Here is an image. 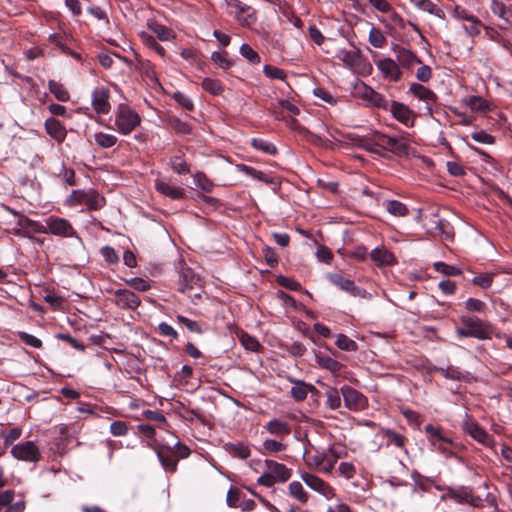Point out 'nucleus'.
Segmentation results:
<instances>
[{"instance_id": "obj_8", "label": "nucleus", "mask_w": 512, "mask_h": 512, "mask_svg": "<svg viewBox=\"0 0 512 512\" xmlns=\"http://www.w3.org/2000/svg\"><path fill=\"white\" fill-rule=\"evenodd\" d=\"M344 404L351 411L362 410L366 405L365 397L351 386L344 385L341 388Z\"/></svg>"}, {"instance_id": "obj_53", "label": "nucleus", "mask_w": 512, "mask_h": 512, "mask_svg": "<svg viewBox=\"0 0 512 512\" xmlns=\"http://www.w3.org/2000/svg\"><path fill=\"white\" fill-rule=\"evenodd\" d=\"M383 435L389 439L390 442H392L395 446L402 448L405 445V437L396 433L395 431L391 429H384L382 431Z\"/></svg>"}, {"instance_id": "obj_49", "label": "nucleus", "mask_w": 512, "mask_h": 512, "mask_svg": "<svg viewBox=\"0 0 512 512\" xmlns=\"http://www.w3.org/2000/svg\"><path fill=\"white\" fill-rule=\"evenodd\" d=\"M433 267L437 272L447 276H456L461 274V270L459 268L444 262H435Z\"/></svg>"}, {"instance_id": "obj_6", "label": "nucleus", "mask_w": 512, "mask_h": 512, "mask_svg": "<svg viewBox=\"0 0 512 512\" xmlns=\"http://www.w3.org/2000/svg\"><path fill=\"white\" fill-rule=\"evenodd\" d=\"M372 141H374V144L378 147L381 153L382 150H386L397 154H402L407 150L406 144L402 143L398 139L378 132L372 134Z\"/></svg>"}, {"instance_id": "obj_52", "label": "nucleus", "mask_w": 512, "mask_h": 512, "mask_svg": "<svg viewBox=\"0 0 512 512\" xmlns=\"http://www.w3.org/2000/svg\"><path fill=\"white\" fill-rule=\"evenodd\" d=\"M494 276H495L494 273L480 274V275L475 276L473 278L472 282H473V284L486 289L492 285Z\"/></svg>"}, {"instance_id": "obj_32", "label": "nucleus", "mask_w": 512, "mask_h": 512, "mask_svg": "<svg viewBox=\"0 0 512 512\" xmlns=\"http://www.w3.org/2000/svg\"><path fill=\"white\" fill-rule=\"evenodd\" d=\"M306 463L309 467L317 468L320 472L323 473H330L331 471H325L324 468H326L328 464V457L324 452L318 453L313 456H308L306 459Z\"/></svg>"}, {"instance_id": "obj_34", "label": "nucleus", "mask_w": 512, "mask_h": 512, "mask_svg": "<svg viewBox=\"0 0 512 512\" xmlns=\"http://www.w3.org/2000/svg\"><path fill=\"white\" fill-rule=\"evenodd\" d=\"M383 205L388 213L396 217H403L408 213L407 207L397 200L385 201Z\"/></svg>"}, {"instance_id": "obj_61", "label": "nucleus", "mask_w": 512, "mask_h": 512, "mask_svg": "<svg viewBox=\"0 0 512 512\" xmlns=\"http://www.w3.org/2000/svg\"><path fill=\"white\" fill-rule=\"evenodd\" d=\"M438 371L441 373L443 377L447 379L460 380L463 377L462 372L453 366H448L447 368H440L438 369Z\"/></svg>"}, {"instance_id": "obj_20", "label": "nucleus", "mask_w": 512, "mask_h": 512, "mask_svg": "<svg viewBox=\"0 0 512 512\" xmlns=\"http://www.w3.org/2000/svg\"><path fill=\"white\" fill-rule=\"evenodd\" d=\"M490 10L499 19L503 20L505 24L512 25V9L500 0L490 1Z\"/></svg>"}, {"instance_id": "obj_48", "label": "nucleus", "mask_w": 512, "mask_h": 512, "mask_svg": "<svg viewBox=\"0 0 512 512\" xmlns=\"http://www.w3.org/2000/svg\"><path fill=\"white\" fill-rule=\"evenodd\" d=\"M436 224V231L440 235L444 236L445 239H452L453 238V227L450 225V223L447 220L444 219H438L435 221Z\"/></svg>"}, {"instance_id": "obj_38", "label": "nucleus", "mask_w": 512, "mask_h": 512, "mask_svg": "<svg viewBox=\"0 0 512 512\" xmlns=\"http://www.w3.org/2000/svg\"><path fill=\"white\" fill-rule=\"evenodd\" d=\"M48 87L49 91L56 97L57 100L62 102L69 100V93L61 83L50 80Z\"/></svg>"}, {"instance_id": "obj_23", "label": "nucleus", "mask_w": 512, "mask_h": 512, "mask_svg": "<svg viewBox=\"0 0 512 512\" xmlns=\"http://www.w3.org/2000/svg\"><path fill=\"white\" fill-rule=\"evenodd\" d=\"M371 259L378 266H388L395 262L394 255L382 248H375L371 251Z\"/></svg>"}, {"instance_id": "obj_58", "label": "nucleus", "mask_w": 512, "mask_h": 512, "mask_svg": "<svg viewBox=\"0 0 512 512\" xmlns=\"http://www.w3.org/2000/svg\"><path fill=\"white\" fill-rule=\"evenodd\" d=\"M89 197V192L83 190H74L68 198L70 205H78L85 203Z\"/></svg>"}, {"instance_id": "obj_16", "label": "nucleus", "mask_w": 512, "mask_h": 512, "mask_svg": "<svg viewBox=\"0 0 512 512\" xmlns=\"http://www.w3.org/2000/svg\"><path fill=\"white\" fill-rule=\"evenodd\" d=\"M265 468L276 482L284 483L291 477V470L282 463H278L273 460H266Z\"/></svg>"}, {"instance_id": "obj_22", "label": "nucleus", "mask_w": 512, "mask_h": 512, "mask_svg": "<svg viewBox=\"0 0 512 512\" xmlns=\"http://www.w3.org/2000/svg\"><path fill=\"white\" fill-rule=\"evenodd\" d=\"M410 3L417 9L436 16L439 19H445V12L431 0H410Z\"/></svg>"}, {"instance_id": "obj_41", "label": "nucleus", "mask_w": 512, "mask_h": 512, "mask_svg": "<svg viewBox=\"0 0 512 512\" xmlns=\"http://www.w3.org/2000/svg\"><path fill=\"white\" fill-rule=\"evenodd\" d=\"M212 61L222 69H229L233 66V61L228 57L226 51H215L211 55Z\"/></svg>"}, {"instance_id": "obj_39", "label": "nucleus", "mask_w": 512, "mask_h": 512, "mask_svg": "<svg viewBox=\"0 0 512 512\" xmlns=\"http://www.w3.org/2000/svg\"><path fill=\"white\" fill-rule=\"evenodd\" d=\"M239 52L249 63L256 65L261 62L259 54L247 43L240 46Z\"/></svg>"}, {"instance_id": "obj_28", "label": "nucleus", "mask_w": 512, "mask_h": 512, "mask_svg": "<svg viewBox=\"0 0 512 512\" xmlns=\"http://www.w3.org/2000/svg\"><path fill=\"white\" fill-rule=\"evenodd\" d=\"M22 228L24 229L25 237L30 239L34 233L46 234L43 224L34 221L25 215H22Z\"/></svg>"}, {"instance_id": "obj_27", "label": "nucleus", "mask_w": 512, "mask_h": 512, "mask_svg": "<svg viewBox=\"0 0 512 512\" xmlns=\"http://www.w3.org/2000/svg\"><path fill=\"white\" fill-rule=\"evenodd\" d=\"M463 428L466 433L480 443H485L488 439V434L476 422L466 421Z\"/></svg>"}, {"instance_id": "obj_17", "label": "nucleus", "mask_w": 512, "mask_h": 512, "mask_svg": "<svg viewBox=\"0 0 512 512\" xmlns=\"http://www.w3.org/2000/svg\"><path fill=\"white\" fill-rule=\"evenodd\" d=\"M395 52L396 62L403 68L411 69L414 67V65L421 63V60L417 57V55L407 48L399 47L395 50Z\"/></svg>"}, {"instance_id": "obj_56", "label": "nucleus", "mask_w": 512, "mask_h": 512, "mask_svg": "<svg viewBox=\"0 0 512 512\" xmlns=\"http://www.w3.org/2000/svg\"><path fill=\"white\" fill-rule=\"evenodd\" d=\"M467 21L469 22V24L464 26V30L466 31V33L471 37L479 35L482 27L481 21L474 15L473 20Z\"/></svg>"}, {"instance_id": "obj_51", "label": "nucleus", "mask_w": 512, "mask_h": 512, "mask_svg": "<svg viewBox=\"0 0 512 512\" xmlns=\"http://www.w3.org/2000/svg\"><path fill=\"white\" fill-rule=\"evenodd\" d=\"M177 320L181 325L185 326L190 332L196 334H201L203 332L200 324L197 321L191 320L182 315H178Z\"/></svg>"}, {"instance_id": "obj_24", "label": "nucleus", "mask_w": 512, "mask_h": 512, "mask_svg": "<svg viewBox=\"0 0 512 512\" xmlns=\"http://www.w3.org/2000/svg\"><path fill=\"white\" fill-rule=\"evenodd\" d=\"M157 456L162 466L170 472H174L178 465V459L175 456V453L171 450L159 449L157 451Z\"/></svg>"}, {"instance_id": "obj_31", "label": "nucleus", "mask_w": 512, "mask_h": 512, "mask_svg": "<svg viewBox=\"0 0 512 512\" xmlns=\"http://www.w3.org/2000/svg\"><path fill=\"white\" fill-rule=\"evenodd\" d=\"M267 431L275 436H284L290 433V427L288 423L278 419H273L267 423Z\"/></svg>"}, {"instance_id": "obj_5", "label": "nucleus", "mask_w": 512, "mask_h": 512, "mask_svg": "<svg viewBox=\"0 0 512 512\" xmlns=\"http://www.w3.org/2000/svg\"><path fill=\"white\" fill-rule=\"evenodd\" d=\"M327 279L334 286L338 287L342 291L349 293L350 295H352L354 297L371 298L370 293H368L366 290L356 286L352 280L345 278L341 274L330 273L327 275Z\"/></svg>"}, {"instance_id": "obj_36", "label": "nucleus", "mask_w": 512, "mask_h": 512, "mask_svg": "<svg viewBox=\"0 0 512 512\" xmlns=\"http://www.w3.org/2000/svg\"><path fill=\"white\" fill-rule=\"evenodd\" d=\"M290 496L294 497L301 503L308 501V494L304 490L303 485L299 481H293L288 486Z\"/></svg>"}, {"instance_id": "obj_3", "label": "nucleus", "mask_w": 512, "mask_h": 512, "mask_svg": "<svg viewBox=\"0 0 512 512\" xmlns=\"http://www.w3.org/2000/svg\"><path fill=\"white\" fill-rule=\"evenodd\" d=\"M11 455L24 462L37 463L41 460V451L34 441H25L11 448Z\"/></svg>"}, {"instance_id": "obj_15", "label": "nucleus", "mask_w": 512, "mask_h": 512, "mask_svg": "<svg viewBox=\"0 0 512 512\" xmlns=\"http://www.w3.org/2000/svg\"><path fill=\"white\" fill-rule=\"evenodd\" d=\"M114 296L116 305L122 309H136L141 302L135 293L127 289L115 291Z\"/></svg>"}, {"instance_id": "obj_9", "label": "nucleus", "mask_w": 512, "mask_h": 512, "mask_svg": "<svg viewBox=\"0 0 512 512\" xmlns=\"http://www.w3.org/2000/svg\"><path fill=\"white\" fill-rule=\"evenodd\" d=\"M374 62L385 79L393 82H397L401 79L402 72L396 60L387 57L374 60Z\"/></svg>"}, {"instance_id": "obj_7", "label": "nucleus", "mask_w": 512, "mask_h": 512, "mask_svg": "<svg viewBox=\"0 0 512 512\" xmlns=\"http://www.w3.org/2000/svg\"><path fill=\"white\" fill-rule=\"evenodd\" d=\"M408 92L425 103V110L428 115L433 114V105L437 101V96L432 90L419 83H412Z\"/></svg>"}, {"instance_id": "obj_40", "label": "nucleus", "mask_w": 512, "mask_h": 512, "mask_svg": "<svg viewBox=\"0 0 512 512\" xmlns=\"http://www.w3.org/2000/svg\"><path fill=\"white\" fill-rule=\"evenodd\" d=\"M368 40L369 43L375 48L383 47L387 41L383 32L379 28H376L374 26H372V28L369 31Z\"/></svg>"}, {"instance_id": "obj_64", "label": "nucleus", "mask_w": 512, "mask_h": 512, "mask_svg": "<svg viewBox=\"0 0 512 512\" xmlns=\"http://www.w3.org/2000/svg\"><path fill=\"white\" fill-rule=\"evenodd\" d=\"M101 255L105 259L106 262L110 264L117 263L119 261V257L114 250V248L110 246H104L101 248Z\"/></svg>"}, {"instance_id": "obj_59", "label": "nucleus", "mask_w": 512, "mask_h": 512, "mask_svg": "<svg viewBox=\"0 0 512 512\" xmlns=\"http://www.w3.org/2000/svg\"><path fill=\"white\" fill-rule=\"evenodd\" d=\"M241 499V492L236 488H230L227 492L226 502L231 508H237Z\"/></svg>"}, {"instance_id": "obj_14", "label": "nucleus", "mask_w": 512, "mask_h": 512, "mask_svg": "<svg viewBox=\"0 0 512 512\" xmlns=\"http://www.w3.org/2000/svg\"><path fill=\"white\" fill-rule=\"evenodd\" d=\"M388 110L392 113L395 119L406 126H413L414 113L403 103L392 101Z\"/></svg>"}, {"instance_id": "obj_57", "label": "nucleus", "mask_w": 512, "mask_h": 512, "mask_svg": "<svg viewBox=\"0 0 512 512\" xmlns=\"http://www.w3.org/2000/svg\"><path fill=\"white\" fill-rule=\"evenodd\" d=\"M263 72L267 77L271 79L285 80L286 78L285 72L275 66L265 65Z\"/></svg>"}, {"instance_id": "obj_19", "label": "nucleus", "mask_w": 512, "mask_h": 512, "mask_svg": "<svg viewBox=\"0 0 512 512\" xmlns=\"http://www.w3.org/2000/svg\"><path fill=\"white\" fill-rule=\"evenodd\" d=\"M424 431L429 435L431 444L439 450L444 451L443 443H451V440L442 433V429L438 426L428 424L424 427Z\"/></svg>"}, {"instance_id": "obj_1", "label": "nucleus", "mask_w": 512, "mask_h": 512, "mask_svg": "<svg viewBox=\"0 0 512 512\" xmlns=\"http://www.w3.org/2000/svg\"><path fill=\"white\" fill-rule=\"evenodd\" d=\"M461 337H473L480 340L489 339L492 335L491 326L477 317L463 316L461 326L456 330Z\"/></svg>"}, {"instance_id": "obj_33", "label": "nucleus", "mask_w": 512, "mask_h": 512, "mask_svg": "<svg viewBox=\"0 0 512 512\" xmlns=\"http://www.w3.org/2000/svg\"><path fill=\"white\" fill-rule=\"evenodd\" d=\"M95 143L102 149L111 148L116 145L118 138L114 134L97 132L93 135Z\"/></svg>"}, {"instance_id": "obj_4", "label": "nucleus", "mask_w": 512, "mask_h": 512, "mask_svg": "<svg viewBox=\"0 0 512 512\" xmlns=\"http://www.w3.org/2000/svg\"><path fill=\"white\" fill-rule=\"evenodd\" d=\"M46 234L50 233L59 237H75L76 232L71 223L65 218L50 216L43 224Z\"/></svg>"}, {"instance_id": "obj_45", "label": "nucleus", "mask_w": 512, "mask_h": 512, "mask_svg": "<svg viewBox=\"0 0 512 512\" xmlns=\"http://www.w3.org/2000/svg\"><path fill=\"white\" fill-rule=\"evenodd\" d=\"M252 146L255 149L260 150L263 153L268 154V155H274L277 152V149L274 144H272L268 141H265L263 139H253Z\"/></svg>"}, {"instance_id": "obj_50", "label": "nucleus", "mask_w": 512, "mask_h": 512, "mask_svg": "<svg viewBox=\"0 0 512 512\" xmlns=\"http://www.w3.org/2000/svg\"><path fill=\"white\" fill-rule=\"evenodd\" d=\"M224 4L226 12L233 17L247 7L240 0H224Z\"/></svg>"}, {"instance_id": "obj_55", "label": "nucleus", "mask_w": 512, "mask_h": 512, "mask_svg": "<svg viewBox=\"0 0 512 512\" xmlns=\"http://www.w3.org/2000/svg\"><path fill=\"white\" fill-rule=\"evenodd\" d=\"M471 138L478 143L491 145L495 142V138L484 130H479L471 133Z\"/></svg>"}, {"instance_id": "obj_13", "label": "nucleus", "mask_w": 512, "mask_h": 512, "mask_svg": "<svg viewBox=\"0 0 512 512\" xmlns=\"http://www.w3.org/2000/svg\"><path fill=\"white\" fill-rule=\"evenodd\" d=\"M110 93L104 87H97L92 92V107L98 114H108L111 109L109 103Z\"/></svg>"}, {"instance_id": "obj_18", "label": "nucleus", "mask_w": 512, "mask_h": 512, "mask_svg": "<svg viewBox=\"0 0 512 512\" xmlns=\"http://www.w3.org/2000/svg\"><path fill=\"white\" fill-rule=\"evenodd\" d=\"M155 189L160 194L169 197L173 200H178L183 198L185 190L179 186L170 185L162 180L155 181Z\"/></svg>"}, {"instance_id": "obj_35", "label": "nucleus", "mask_w": 512, "mask_h": 512, "mask_svg": "<svg viewBox=\"0 0 512 512\" xmlns=\"http://www.w3.org/2000/svg\"><path fill=\"white\" fill-rule=\"evenodd\" d=\"M201 87L212 95H220L224 91L222 83L218 79L204 78Z\"/></svg>"}, {"instance_id": "obj_21", "label": "nucleus", "mask_w": 512, "mask_h": 512, "mask_svg": "<svg viewBox=\"0 0 512 512\" xmlns=\"http://www.w3.org/2000/svg\"><path fill=\"white\" fill-rule=\"evenodd\" d=\"M45 129L58 142H62L66 138L67 131L65 127L54 117H50L45 121Z\"/></svg>"}, {"instance_id": "obj_43", "label": "nucleus", "mask_w": 512, "mask_h": 512, "mask_svg": "<svg viewBox=\"0 0 512 512\" xmlns=\"http://www.w3.org/2000/svg\"><path fill=\"white\" fill-rule=\"evenodd\" d=\"M336 345L339 349L343 350V351H352V352H355L358 350V345L357 343L349 338L347 335L345 334H339L337 336V339H336Z\"/></svg>"}, {"instance_id": "obj_25", "label": "nucleus", "mask_w": 512, "mask_h": 512, "mask_svg": "<svg viewBox=\"0 0 512 512\" xmlns=\"http://www.w3.org/2000/svg\"><path fill=\"white\" fill-rule=\"evenodd\" d=\"M315 360L321 368L326 369L332 373H337L343 368V365L338 360L325 354H317L315 356Z\"/></svg>"}, {"instance_id": "obj_29", "label": "nucleus", "mask_w": 512, "mask_h": 512, "mask_svg": "<svg viewBox=\"0 0 512 512\" xmlns=\"http://www.w3.org/2000/svg\"><path fill=\"white\" fill-rule=\"evenodd\" d=\"M364 98L369 101L370 104L377 108H383L388 110L390 103L384 96L380 93L374 91L372 88H365V92L363 94Z\"/></svg>"}, {"instance_id": "obj_10", "label": "nucleus", "mask_w": 512, "mask_h": 512, "mask_svg": "<svg viewBox=\"0 0 512 512\" xmlns=\"http://www.w3.org/2000/svg\"><path fill=\"white\" fill-rule=\"evenodd\" d=\"M301 479L310 489L320 493L325 498L330 499L335 496L334 489L318 476L310 473H302Z\"/></svg>"}, {"instance_id": "obj_63", "label": "nucleus", "mask_w": 512, "mask_h": 512, "mask_svg": "<svg viewBox=\"0 0 512 512\" xmlns=\"http://www.w3.org/2000/svg\"><path fill=\"white\" fill-rule=\"evenodd\" d=\"M19 337L26 345H29L34 348L42 347V341L32 334H29L27 332H20Z\"/></svg>"}, {"instance_id": "obj_30", "label": "nucleus", "mask_w": 512, "mask_h": 512, "mask_svg": "<svg viewBox=\"0 0 512 512\" xmlns=\"http://www.w3.org/2000/svg\"><path fill=\"white\" fill-rule=\"evenodd\" d=\"M314 387L304 381H295V385L291 388V396L297 402L304 401L310 390Z\"/></svg>"}, {"instance_id": "obj_47", "label": "nucleus", "mask_w": 512, "mask_h": 512, "mask_svg": "<svg viewBox=\"0 0 512 512\" xmlns=\"http://www.w3.org/2000/svg\"><path fill=\"white\" fill-rule=\"evenodd\" d=\"M234 18L243 26H250L254 21V12L251 7H245L238 15H235Z\"/></svg>"}, {"instance_id": "obj_44", "label": "nucleus", "mask_w": 512, "mask_h": 512, "mask_svg": "<svg viewBox=\"0 0 512 512\" xmlns=\"http://www.w3.org/2000/svg\"><path fill=\"white\" fill-rule=\"evenodd\" d=\"M326 397H327L326 404L330 409L336 410V409L340 408L342 401H341L340 393L337 389L329 388L326 392Z\"/></svg>"}, {"instance_id": "obj_37", "label": "nucleus", "mask_w": 512, "mask_h": 512, "mask_svg": "<svg viewBox=\"0 0 512 512\" xmlns=\"http://www.w3.org/2000/svg\"><path fill=\"white\" fill-rule=\"evenodd\" d=\"M149 27L161 41H170L175 37L173 30L162 24L153 23Z\"/></svg>"}, {"instance_id": "obj_42", "label": "nucleus", "mask_w": 512, "mask_h": 512, "mask_svg": "<svg viewBox=\"0 0 512 512\" xmlns=\"http://www.w3.org/2000/svg\"><path fill=\"white\" fill-rule=\"evenodd\" d=\"M239 341L246 350L256 352L260 348L259 341L248 333L241 332L239 335Z\"/></svg>"}, {"instance_id": "obj_11", "label": "nucleus", "mask_w": 512, "mask_h": 512, "mask_svg": "<svg viewBox=\"0 0 512 512\" xmlns=\"http://www.w3.org/2000/svg\"><path fill=\"white\" fill-rule=\"evenodd\" d=\"M336 58L339 59L346 68L356 71L362 64L361 51L358 48L352 50L338 49L336 52Z\"/></svg>"}, {"instance_id": "obj_60", "label": "nucleus", "mask_w": 512, "mask_h": 512, "mask_svg": "<svg viewBox=\"0 0 512 512\" xmlns=\"http://www.w3.org/2000/svg\"><path fill=\"white\" fill-rule=\"evenodd\" d=\"M110 433L114 436H125L128 433V424L124 421H114L110 425Z\"/></svg>"}, {"instance_id": "obj_26", "label": "nucleus", "mask_w": 512, "mask_h": 512, "mask_svg": "<svg viewBox=\"0 0 512 512\" xmlns=\"http://www.w3.org/2000/svg\"><path fill=\"white\" fill-rule=\"evenodd\" d=\"M50 43L54 44L57 48L61 50V52L65 55H71L76 59H79L80 56L73 52L67 45L68 37L59 33L50 34L48 37Z\"/></svg>"}, {"instance_id": "obj_46", "label": "nucleus", "mask_w": 512, "mask_h": 512, "mask_svg": "<svg viewBox=\"0 0 512 512\" xmlns=\"http://www.w3.org/2000/svg\"><path fill=\"white\" fill-rule=\"evenodd\" d=\"M467 105L472 111L483 112L489 107L488 102L481 96H472L468 99Z\"/></svg>"}, {"instance_id": "obj_54", "label": "nucleus", "mask_w": 512, "mask_h": 512, "mask_svg": "<svg viewBox=\"0 0 512 512\" xmlns=\"http://www.w3.org/2000/svg\"><path fill=\"white\" fill-rule=\"evenodd\" d=\"M171 168L177 174H187L189 172L187 163L179 156H175L171 159Z\"/></svg>"}, {"instance_id": "obj_62", "label": "nucleus", "mask_w": 512, "mask_h": 512, "mask_svg": "<svg viewBox=\"0 0 512 512\" xmlns=\"http://www.w3.org/2000/svg\"><path fill=\"white\" fill-rule=\"evenodd\" d=\"M126 283L131 288L138 290V291H142V292L147 291L150 288V284L148 283V281H146L142 278H139V277L131 278V279L127 280Z\"/></svg>"}, {"instance_id": "obj_12", "label": "nucleus", "mask_w": 512, "mask_h": 512, "mask_svg": "<svg viewBox=\"0 0 512 512\" xmlns=\"http://www.w3.org/2000/svg\"><path fill=\"white\" fill-rule=\"evenodd\" d=\"M199 287H201L200 278L191 269H182L179 274L178 291L184 294Z\"/></svg>"}, {"instance_id": "obj_2", "label": "nucleus", "mask_w": 512, "mask_h": 512, "mask_svg": "<svg viewBox=\"0 0 512 512\" xmlns=\"http://www.w3.org/2000/svg\"><path fill=\"white\" fill-rule=\"evenodd\" d=\"M115 126L120 134L128 135L141 123L137 112L125 104H120L115 112Z\"/></svg>"}]
</instances>
